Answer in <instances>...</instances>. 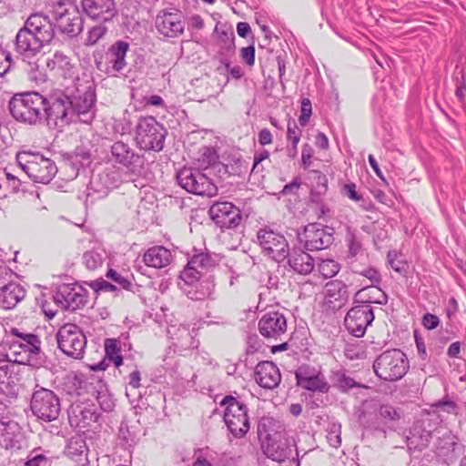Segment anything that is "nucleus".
Instances as JSON below:
<instances>
[{"label": "nucleus", "mask_w": 466, "mask_h": 466, "mask_svg": "<svg viewBox=\"0 0 466 466\" xmlns=\"http://www.w3.org/2000/svg\"><path fill=\"white\" fill-rule=\"evenodd\" d=\"M82 76L76 78L73 89H67L66 93L69 96L74 119L90 123L95 116L96 86L89 75L84 73Z\"/></svg>", "instance_id": "f257e3e1"}, {"label": "nucleus", "mask_w": 466, "mask_h": 466, "mask_svg": "<svg viewBox=\"0 0 466 466\" xmlns=\"http://www.w3.org/2000/svg\"><path fill=\"white\" fill-rule=\"evenodd\" d=\"M11 335L14 338L6 353L7 360L16 364L38 366L42 361L41 341L38 336L20 331L16 328L11 329Z\"/></svg>", "instance_id": "f03ea898"}, {"label": "nucleus", "mask_w": 466, "mask_h": 466, "mask_svg": "<svg viewBox=\"0 0 466 466\" xmlns=\"http://www.w3.org/2000/svg\"><path fill=\"white\" fill-rule=\"evenodd\" d=\"M45 102L46 97L38 92L18 93L11 97L8 109L17 122L35 126L44 120Z\"/></svg>", "instance_id": "7ed1b4c3"}, {"label": "nucleus", "mask_w": 466, "mask_h": 466, "mask_svg": "<svg viewBox=\"0 0 466 466\" xmlns=\"http://www.w3.org/2000/svg\"><path fill=\"white\" fill-rule=\"evenodd\" d=\"M16 162L21 169L35 182L47 184L57 172L53 160L39 153L19 152Z\"/></svg>", "instance_id": "20e7f679"}, {"label": "nucleus", "mask_w": 466, "mask_h": 466, "mask_svg": "<svg viewBox=\"0 0 466 466\" xmlns=\"http://www.w3.org/2000/svg\"><path fill=\"white\" fill-rule=\"evenodd\" d=\"M409 360L400 350H386L380 354L374 363L375 374L383 380L396 381L400 380L408 371Z\"/></svg>", "instance_id": "39448f33"}, {"label": "nucleus", "mask_w": 466, "mask_h": 466, "mask_svg": "<svg viewBox=\"0 0 466 466\" xmlns=\"http://www.w3.org/2000/svg\"><path fill=\"white\" fill-rule=\"evenodd\" d=\"M225 406L224 421L230 434L237 439L243 438L250 428L247 405L239 399L228 395L220 401Z\"/></svg>", "instance_id": "423d86ee"}, {"label": "nucleus", "mask_w": 466, "mask_h": 466, "mask_svg": "<svg viewBox=\"0 0 466 466\" xmlns=\"http://www.w3.org/2000/svg\"><path fill=\"white\" fill-rule=\"evenodd\" d=\"M167 131L153 116H141L136 126L135 140L143 150L161 151Z\"/></svg>", "instance_id": "0eeeda50"}, {"label": "nucleus", "mask_w": 466, "mask_h": 466, "mask_svg": "<svg viewBox=\"0 0 466 466\" xmlns=\"http://www.w3.org/2000/svg\"><path fill=\"white\" fill-rule=\"evenodd\" d=\"M66 92H56L46 97L44 119L51 127L62 129L75 121Z\"/></svg>", "instance_id": "6e6552de"}, {"label": "nucleus", "mask_w": 466, "mask_h": 466, "mask_svg": "<svg viewBox=\"0 0 466 466\" xmlns=\"http://www.w3.org/2000/svg\"><path fill=\"white\" fill-rule=\"evenodd\" d=\"M58 349L66 356L81 360L86 348V337L76 324L66 323L61 326L56 335Z\"/></svg>", "instance_id": "1a4fd4ad"}, {"label": "nucleus", "mask_w": 466, "mask_h": 466, "mask_svg": "<svg viewBox=\"0 0 466 466\" xmlns=\"http://www.w3.org/2000/svg\"><path fill=\"white\" fill-rule=\"evenodd\" d=\"M190 269H183L178 283L180 289L192 300L213 299L215 280L212 276L194 275Z\"/></svg>", "instance_id": "9d476101"}, {"label": "nucleus", "mask_w": 466, "mask_h": 466, "mask_svg": "<svg viewBox=\"0 0 466 466\" xmlns=\"http://www.w3.org/2000/svg\"><path fill=\"white\" fill-rule=\"evenodd\" d=\"M30 409L37 419L50 422L56 420L60 414V400L53 390L41 387L35 390Z\"/></svg>", "instance_id": "9b49d317"}, {"label": "nucleus", "mask_w": 466, "mask_h": 466, "mask_svg": "<svg viewBox=\"0 0 466 466\" xmlns=\"http://www.w3.org/2000/svg\"><path fill=\"white\" fill-rule=\"evenodd\" d=\"M258 243L262 252L272 260L281 263L289 256V243L286 238L269 228H264L257 233Z\"/></svg>", "instance_id": "f8f14e48"}, {"label": "nucleus", "mask_w": 466, "mask_h": 466, "mask_svg": "<svg viewBox=\"0 0 466 466\" xmlns=\"http://www.w3.org/2000/svg\"><path fill=\"white\" fill-rule=\"evenodd\" d=\"M177 183L189 193L213 197L218 192L217 186L199 170L182 168L177 174Z\"/></svg>", "instance_id": "ddd939ff"}, {"label": "nucleus", "mask_w": 466, "mask_h": 466, "mask_svg": "<svg viewBox=\"0 0 466 466\" xmlns=\"http://www.w3.org/2000/svg\"><path fill=\"white\" fill-rule=\"evenodd\" d=\"M109 160L125 167L130 174L139 173L144 165L143 156L122 140L116 141L111 145Z\"/></svg>", "instance_id": "4468645a"}, {"label": "nucleus", "mask_w": 466, "mask_h": 466, "mask_svg": "<svg viewBox=\"0 0 466 466\" xmlns=\"http://www.w3.org/2000/svg\"><path fill=\"white\" fill-rule=\"evenodd\" d=\"M374 312L369 304H359L352 307L346 314L344 325L349 333L356 338H362L367 328L374 320Z\"/></svg>", "instance_id": "2eb2a0df"}, {"label": "nucleus", "mask_w": 466, "mask_h": 466, "mask_svg": "<svg viewBox=\"0 0 466 466\" xmlns=\"http://www.w3.org/2000/svg\"><path fill=\"white\" fill-rule=\"evenodd\" d=\"M54 299L61 308L76 310L86 303L87 290L76 283H63L57 286Z\"/></svg>", "instance_id": "dca6fc26"}, {"label": "nucleus", "mask_w": 466, "mask_h": 466, "mask_svg": "<svg viewBox=\"0 0 466 466\" xmlns=\"http://www.w3.org/2000/svg\"><path fill=\"white\" fill-rule=\"evenodd\" d=\"M211 219L221 229L236 228L242 220L241 210L228 201H218L208 210Z\"/></svg>", "instance_id": "f3484780"}, {"label": "nucleus", "mask_w": 466, "mask_h": 466, "mask_svg": "<svg viewBox=\"0 0 466 466\" xmlns=\"http://www.w3.org/2000/svg\"><path fill=\"white\" fill-rule=\"evenodd\" d=\"M297 386L312 392L327 393L329 384L319 369L309 365L300 366L295 372Z\"/></svg>", "instance_id": "a211bd4d"}, {"label": "nucleus", "mask_w": 466, "mask_h": 466, "mask_svg": "<svg viewBox=\"0 0 466 466\" xmlns=\"http://www.w3.org/2000/svg\"><path fill=\"white\" fill-rule=\"evenodd\" d=\"M167 333L171 339V347L175 352L183 354L187 350L198 347V340L196 339L197 329L188 324L170 325Z\"/></svg>", "instance_id": "6ab92c4d"}, {"label": "nucleus", "mask_w": 466, "mask_h": 466, "mask_svg": "<svg viewBox=\"0 0 466 466\" xmlns=\"http://www.w3.org/2000/svg\"><path fill=\"white\" fill-rule=\"evenodd\" d=\"M54 19L60 32L69 36H76L83 30L82 16L73 5H59L54 12Z\"/></svg>", "instance_id": "aec40b11"}, {"label": "nucleus", "mask_w": 466, "mask_h": 466, "mask_svg": "<svg viewBox=\"0 0 466 466\" xmlns=\"http://www.w3.org/2000/svg\"><path fill=\"white\" fill-rule=\"evenodd\" d=\"M258 328L259 333L264 338L282 340L287 333V319L283 313L268 311L260 318Z\"/></svg>", "instance_id": "412c9836"}, {"label": "nucleus", "mask_w": 466, "mask_h": 466, "mask_svg": "<svg viewBox=\"0 0 466 466\" xmlns=\"http://www.w3.org/2000/svg\"><path fill=\"white\" fill-rule=\"evenodd\" d=\"M46 45L25 25L16 33L15 51L23 60L35 58Z\"/></svg>", "instance_id": "4be33fe9"}, {"label": "nucleus", "mask_w": 466, "mask_h": 466, "mask_svg": "<svg viewBox=\"0 0 466 466\" xmlns=\"http://www.w3.org/2000/svg\"><path fill=\"white\" fill-rule=\"evenodd\" d=\"M85 14L92 20L108 23L118 15L115 0H81Z\"/></svg>", "instance_id": "5701e85b"}, {"label": "nucleus", "mask_w": 466, "mask_h": 466, "mask_svg": "<svg viewBox=\"0 0 466 466\" xmlns=\"http://www.w3.org/2000/svg\"><path fill=\"white\" fill-rule=\"evenodd\" d=\"M308 250H321L329 248L333 242L332 233L328 232L320 224L311 223L304 228L303 234L299 235Z\"/></svg>", "instance_id": "b1692460"}, {"label": "nucleus", "mask_w": 466, "mask_h": 466, "mask_svg": "<svg viewBox=\"0 0 466 466\" xmlns=\"http://www.w3.org/2000/svg\"><path fill=\"white\" fill-rule=\"evenodd\" d=\"M24 25L46 46L50 45L55 38L56 24L43 12L31 14L25 21Z\"/></svg>", "instance_id": "393cba45"}, {"label": "nucleus", "mask_w": 466, "mask_h": 466, "mask_svg": "<svg viewBox=\"0 0 466 466\" xmlns=\"http://www.w3.org/2000/svg\"><path fill=\"white\" fill-rule=\"evenodd\" d=\"M156 27L166 37H177L183 34L185 23L180 11H161L156 17Z\"/></svg>", "instance_id": "a878e982"}, {"label": "nucleus", "mask_w": 466, "mask_h": 466, "mask_svg": "<svg viewBox=\"0 0 466 466\" xmlns=\"http://www.w3.org/2000/svg\"><path fill=\"white\" fill-rule=\"evenodd\" d=\"M349 298L348 287L341 280H331L325 285L323 306L327 310H339L347 304Z\"/></svg>", "instance_id": "bb28decb"}, {"label": "nucleus", "mask_w": 466, "mask_h": 466, "mask_svg": "<svg viewBox=\"0 0 466 466\" xmlns=\"http://www.w3.org/2000/svg\"><path fill=\"white\" fill-rule=\"evenodd\" d=\"M432 437V425L430 420H417L413 423L406 436L409 450H422L426 448Z\"/></svg>", "instance_id": "cd10ccee"}, {"label": "nucleus", "mask_w": 466, "mask_h": 466, "mask_svg": "<svg viewBox=\"0 0 466 466\" xmlns=\"http://www.w3.org/2000/svg\"><path fill=\"white\" fill-rule=\"evenodd\" d=\"M255 380L260 387L272 390L280 383L281 375L272 361H263L256 367Z\"/></svg>", "instance_id": "c85d7f7f"}, {"label": "nucleus", "mask_w": 466, "mask_h": 466, "mask_svg": "<svg viewBox=\"0 0 466 466\" xmlns=\"http://www.w3.org/2000/svg\"><path fill=\"white\" fill-rule=\"evenodd\" d=\"M129 49V44L118 40L114 43L106 53L107 74L120 72L127 66L126 56Z\"/></svg>", "instance_id": "c756f323"}, {"label": "nucleus", "mask_w": 466, "mask_h": 466, "mask_svg": "<svg viewBox=\"0 0 466 466\" xmlns=\"http://www.w3.org/2000/svg\"><path fill=\"white\" fill-rule=\"evenodd\" d=\"M98 416L92 407L83 403L73 404L68 411L70 425L79 430L88 427L91 422H96Z\"/></svg>", "instance_id": "7c9ffc66"}, {"label": "nucleus", "mask_w": 466, "mask_h": 466, "mask_svg": "<svg viewBox=\"0 0 466 466\" xmlns=\"http://www.w3.org/2000/svg\"><path fill=\"white\" fill-rule=\"evenodd\" d=\"M286 259L289 268L300 275H309L315 268L314 258L299 248L289 249Z\"/></svg>", "instance_id": "2f4dec72"}, {"label": "nucleus", "mask_w": 466, "mask_h": 466, "mask_svg": "<svg viewBox=\"0 0 466 466\" xmlns=\"http://www.w3.org/2000/svg\"><path fill=\"white\" fill-rule=\"evenodd\" d=\"M25 296L24 287L16 282L8 281L0 288V306L11 309Z\"/></svg>", "instance_id": "473e14b6"}, {"label": "nucleus", "mask_w": 466, "mask_h": 466, "mask_svg": "<svg viewBox=\"0 0 466 466\" xmlns=\"http://www.w3.org/2000/svg\"><path fill=\"white\" fill-rule=\"evenodd\" d=\"M14 368L13 362L0 366V392L11 398L17 395V374Z\"/></svg>", "instance_id": "72a5a7b5"}, {"label": "nucleus", "mask_w": 466, "mask_h": 466, "mask_svg": "<svg viewBox=\"0 0 466 466\" xmlns=\"http://www.w3.org/2000/svg\"><path fill=\"white\" fill-rule=\"evenodd\" d=\"M20 428L14 420H0V445L6 449L15 448L19 442Z\"/></svg>", "instance_id": "f704fd0d"}, {"label": "nucleus", "mask_w": 466, "mask_h": 466, "mask_svg": "<svg viewBox=\"0 0 466 466\" xmlns=\"http://www.w3.org/2000/svg\"><path fill=\"white\" fill-rule=\"evenodd\" d=\"M46 66L56 71L64 78H72L74 76L75 66L71 63V59L61 51H56L48 58Z\"/></svg>", "instance_id": "c9c22d12"}, {"label": "nucleus", "mask_w": 466, "mask_h": 466, "mask_svg": "<svg viewBox=\"0 0 466 466\" xmlns=\"http://www.w3.org/2000/svg\"><path fill=\"white\" fill-rule=\"evenodd\" d=\"M143 260L148 267L156 268H164L170 263L171 253L167 248L162 246L153 247L146 251Z\"/></svg>", "instance_id": "e433bc0d"}, {"label": "nucleus", "mask_w": 466, "mask_h": 466, "mask_svg": "<svg viewBox=\"0 0 466 466\" xmlns=\"http://www.w3.org/2000/svg\"><path fill=\"white\" fill-rule=\"evenodd\" d=\"M356 299L360 301V304H380L386 305L388 302L387 294L381 290L378 286H371L359 290L356 294Z\"/></svg>", "instance_id": "4c0bfd02"}, {"label": "nucleus", "mask_w": 466, "mask_h": 466, "mask_svg": "<svg viewBox=\"0 0 466 466\" xmlns=\"http://www.w3.org/2000/svg\"><path fill=\"white\" fill-rule=\"evenodd\" d=\"M87 451L86 441L81 436L72 437L66 445V455L78 462L87 461Z\"/></svg>", "instance_id": "58836bf2"}, {"label": "nucleus", "mask_w": 466, "mask_h": 466, "mask_svg": "<svg viewBox=\"0 0 466 466\" xmlns=\"http://www.w3.org/2000/svg\"><path fill=\"white\" fill-rule=\"evenodd\" d=\"M216 264L215 258L208 253L195 254L184 269H190L194 275H202L201 270L209 269Z\"/></svg>", "instance_id": "ea45409f"}, {"label": "nucleus", "mask_w": 466, "mask_h": 466, "mask_svg": "<svg viewBox=\"0 0 466 466\" xmlns=\"http://www.w3.org/2000/svg\"><path fill=\"white\" fill-rule=\"evenodd\" d=\"M106 258V250L100 247H95L83 254V264L88 270H96L101 267Z\"/></svg>", "instance_id": "a19ab883"}, {"label": "nucleus", "mask_w": 466, "mask_h": 466, "mask_svg": "<svg viewBox=\"0 0 466 466\" xmlns=\"http://www.w3.org/2000/svg\"><path fill=\"white\" fill-rule=\"evenodd\" d=\"M215 34L217 35L220 48L224 50V53H233L235 48L234 32L231 29L226 28L225 25L218 24L215 27Z\"/></svg>", "instance_id": "79ce46f5"}, {"label": "nucleus", "mask_w": 466, "mask_h": 466, "mask_svg": "<svg viewBox=\"0 0 466 466\" xmlns=\"http://www.w3.org/2000/svg\"><path fill=\"white\" fill-rule=\"evenodd\" d=\"M331 380L333 386L342 392H347L352 388L362 387L356 382L354 379L348 376L344 370H337L332 372Z\"/></svg>", "instance_id": "37998d69"}, {"label": "nucleus", "mask_w": 466, "mask_h": 466, "mask_svg": "<svg viewBox=\"0 0 466 466\" xmlns=\"http://www.w3.org/2000/svg\"><path fill=\"white\" fill-rule=\"evenodd\" d=\"M290 449L286 443L271 442L266 448V455L276 461H283L290 455Z\"/></svg>", "instance_id": "c03bdc74"}, {"label": "nucleus", "mask_w": 466, "mask_h": 466, "mask_svg": "<svg viewBox=\"0 0 466 466\" xmlns=\"http://www.w3.org/2000/svg\"><path fill=\"white\" fill-rule=\"evenodd\" d=\"M120 350L119 343L116 339H106L105 340L106 358L112 361L116 367H120L123 364Z\"/></svg>", "instance_id": "a18cd8bd"}, {"label": "nucleus", "mask_w": 466, "mask_h": 466, "mask_svg": "<svg viewBox=\"0 0 466 466\" xmlns=\"http://www.w3.org/2000/svg\"><path fill=\"white\" fill-rule=\"evenodd\" d=\"M89 189L96 193L98 198L107 196L108 192L111 190L110 187H107V173L100 172L92 176Z\"/></svg>", "instance_id": "49530a36"}, {"label": "nucleus", "mask_w": 466, "mask_h": 466, "mask_svg": "<svg viewBox=\"0 0 466 466\" xmlns=\"http://www.w3.org/2000/svg\"><path fill=\"white\" fill-rule=\"evenodd\" d=\"M345 241L349 248V257L355 258L362 250V243L360 237L357 234L356 230L348 228Z\"/></svg>", "instance_id": "de8ad7c7"}, {"label": "nucleus", "mask_w": 466, "mask_h": 466, "mask_svg": "<svg viewBox=\"0 0 466 466\" xmlns=\"http://www.w3.org/2000/svg\"><path fill=\"white\" fill-rule=\"evenodd\" d=\"M318 175V182L319 186L317 189H312L310 192V201L312 203L317 204L318 206L323 202V195L327 192L328 189V179L325 175H322L319 171H315Z\"/></svg>", "instance_id": "09e8293b"}, {"label": "nucleus", "mask_w": 466, "mask_h": 466, "mask_svg": "<svg viewBox=\"0 0 466 466\" xmlns=\"http://www.w3.org/2000/svg\"><path fill=\"white\" fill-rule=\"evenodd\" d=\"M107 30V27L103 23L89 28L85 39V46H91L97 44L106 35Z\"/></svg>", "instance_id": "8fccbe9b"}, {"label": "nucleus", "mask_w": 466, "mask_h": 466, "mask_svg": "<svg viewBox=\"0 0 466 466\" xmlns=\"http://www.w3.org/2000/svg\"><path fill=\"white\" fill-rule=\"evenodd\" d=\"M457 444V438L451 431H446L442 437L438 439L436 448L440 450L444 455L454 451Z\"/></svg>", "instance_id": "3c124183"}, {"label": "nucleus", "mask_w": 466, "mask_h": 466, "mask_svg": "<svg viewBox=\"0 0 466 466\" xmlns=\"http://www.w3.org/2000/svg\"><path fill=\"white\" fill-rule=\"evenodd\" d=\"M199 158L198 161L201 163V166L205 168L213 166L217 163L218 159V155L217 150L213 147H203L199 150Z\"/></svg>", "instance_id": "603ef678"}, {"label": "nucleus", "mask_w": 466, "mask_h": 466, "mask_svg": "<svg viewBox=\"0 0 466 466\" xmlns=\"http://www.w3.org/2000/svg\"><path fill=\"white\" fill-rule=\"evenodd\" d=\"M340 269V265L334 259H322L319 264V271L325 279L336 276Z\"/></svg>", "instance_id": "864d4df0"}, {"label": "nucleus", "mask_w": 466, "mask_h": 466, "mask_svg": "<svg viewBox=\"0 0 466 466\" xmlns=\"http://www.w3.org/2000/svg\"><path fill=\"white\" fill-rule=\"evenodd\" d=\"M106 277L114 282L117 287V290L125 289L129 291L133 288V283L128 278L122 276L114 269H109L106 273Z\"/></svg>", "instance_id": "5fc2aeb1"}, {"label": "nucleus", "mask_w": 466, "mask_h": 466, "mask_svg": "<svg viewBox=\"0 0 466 466\" xmlns=\"http://www.w3.org/2000/svg\"><path fill=\"white\" fill-rule=\"evenodd\" d=\"M135 436L127 426L121 425L117 433V444L125 450H129L135 445Z\"/></svg>", "instance_id": "6e6d98bb"}, {"label": "nucleus", "mask_w": 466, "mask_h": 466, "mask_svg": "<svg viewBox=\"0 0 466 466\" xmlns=\"http://www.w3.org/2000/svg\"><path fill=\"white\" fill-rule=\"evenodd\" d=\"M341 425L333 422L327 430V441L331 447L338 448L341 444Z\"/></svg>", "instance_id": "4d7b16f0"}, {"label": "nucleus", "mask_w": 466, "mask_h": 466, "mask_svg": "<svg viewBox=\"0 0 466 466\" xmlns=\"http://www.w3.org/2000/svg\"><path fill=\"white\" fill-rule=\"evenodd\" d=\"M379 415L385 420L395 421L401 417V411L390 404H382L379 408Z\"/></svg>", "instance_id": "13d9d810"}, {"label": "nucleus", "mask_w": 466, "mask_h": 466, "mask_svg": "<svg viewBox=\"0 0 466 466\" xmlns=\"http://www.w3.org/2000/svg\"><path fill=\"white\" fill-rule=\"evenodd\" d=\"M96 400L104 411H111L115 407V400L106 389L97 391Z\"/></svg>", "instance_id": "bf43d9fd"}, {"label": "nucleus", "mask_w": 466, "mask_h": 466, "mask_svg": "<svg viewBox=\"0 0 466 466\" xmlns=\"http://www.w3.org/2000/svg\"><path fill=\"white\" fill-rule=\"evenodd\" d=\"M301 134L302 131L298 127L297 123L294 120H289L287 128L288 141L294 144V146L298 145L300 140Z\"/></svg>", "instance_id": "052dcab7"}, {"label": "nucleus", "mask_w": 466, "mask_h": 466, "mask_svg": "<svg viewBox=\"0 0 466 466\" xmlns=\"http://www.w3.org/2000/svg\"><path fill=\"white\" fill-rule=\"evenodd\" d=\"M455 96L460 102V104L464 106L466 104L465 97H466V81L465 77L462 75L461 78L457 79L456 83V89H455Z\"/></svg>", "instance_id": "680f3d73"}, {"label": "nucleus", "mask_w": 466, "mask_h": 466, "mask_svg": "<svg viewBox=\"0 0 466 466\" xmlns=\"http://www.w3.org/2000/svg\"><path fill=\"white\" fill-rule=\"evenodd\" d=\"M12 66V57L10 53L0 47V76L5 75Z\"/></svg>", "instance_id": "e2e57ef3"}, {"label": "nucleus", "mask_w": 466, "mask_h": 466, "mask_svg": "<svg viewBox=\"0 0 466 466\" xmlns=\"http://www.w3.org/2000/svg\"><path fill=\"white\" fill-rule=\"evenodd\" d=\"M387 258L389 264L396 272H401L404 270V264L401 260L398 259V254L396 251H389Z\"/></svg>", "instance_id": "0e129e2a"}, {"label": "nucleus", "mask_w": 466, "mask_h": 466, "mask_svg": "<svg viewBox=\"0 0 466 466\" xmlns=\"http://www.w3.org/2000/svg\"><path fill=\"white\" fill-rule=\"evenodd\" d=\"M26 466H47L48 459L43 454L31 453L28 461L25 463Z\"/></svg>", "instance_id": "69168bd1"}, {"label": "nucleus", "mask_w": 466, "mask_h": 466, "mask_svg": "<svg viewBox=\"0 0 466 466\" xmlns=\"http://www.w3.org/2000/svg\"><path fill=\"white\" fill-rule=\"evenodd\" d=\"M439 324H440V319L434 314L426 313L422 318V325L427 329L431 330V329H436L439 326Z\"/></svg>", "instance_id": "338daca9"}, {"label": "nucleus", "mask_w": 466, "mask_h": 466, "mask_svg": "<svg viewBox=\"0 0 466 466\" xmlns=\"http://www.w3.org/2000/svg\"><path fill=\"white\" fill-rule=\"evenodd\" d=\"M361 275L364 276L365 278L369 279L371 281V283H372L371 286H378L381 281L380 274L374 268H369L365 269L361 273Z\"/></svg>", "instance_id": "774afa93"}]
</instances>
